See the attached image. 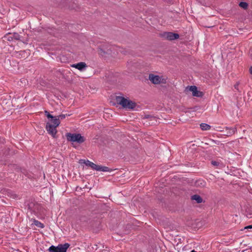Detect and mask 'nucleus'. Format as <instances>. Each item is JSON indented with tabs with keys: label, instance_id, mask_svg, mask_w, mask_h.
<instances>
[{
	"label": "nucleus",
	"instance_id": "obj_1",
	"mask_svg": "<svg viewBox=\"0 0 252 252\" xmlns=\"http://www.w3.org/2000/svg\"><path fill=\"white\" fill-rule=\"evenodd\" d=\"M115 100L117 104L125 109H133L136 106L135 102L122 96H116Z\"/></svg>",
	"mask_w": 252,
	"mask_h": 252
},
{
	"label": "nucleus",
	"instance_id": "obj_2",
	"mask_svg": "<svg viewBox=\"0 0 252 252\" xmlns=\"http://www.w3.org/2000/svg\"><path fill=\"white\" fill-rule=\"evenodd\" d=\"M66 139L68 141L76 142L78 144H82L86 140L85 138L80 133H71L67 132L65 134Z\"/></svg>",
	"mask_w": 252,
	"mask_h": 252
},
{
	"label": "nucleus",
	"instance_id": "obj_3",
	"mask_svg": "<svg viewBox=\"0 0 252 252\" xmlns=\"http://www.w3.org/2000/svg\"><path fill=\"white\" fill-rule=\"evenodd\" d=\"M70 244L67 243L64 244H59L57 246L52 245L49 247L48 251L49 252H66Z\"/></svg>",
	"mask_w": 252,
	"mask_h": 252
},
{
	"label": "nucleus",
	"instance_id": "obj_4",
	"mask_svg": "<svg viewBox=\"0 0 252 252\" xmlns=\"http://www.w3.org/2000/svg\"><path fill=\"white\" fill-rule=\"evenodd\" d=\"M98 53L101 56L111 54L112 46L107 43L100 45L98 48Z\"/></svg>",
	"mask_w": 252,
	"mask_h": 252
},
{
	"label": "nucleus",
	"instance_id": "obj_5",
	"mask_svg": "<svg viewBox=\"0 0 252 252\" xmlns=\"http://www.w3.org/2000/svg\"><path fill=\"white\" fill-rule=\"evenodd\" d=\"M149 80L154 84H159L160 83L165 84L166 80L162 78L158 75H154L153 74H149Z\"/></svg>",
	"mask_w": 252,
	"mask_h": 252
},
{
	"label": "nucleus",
	"instance_id": "obj_6",
	"mask_svg": "<svg viewBox=\"0 0 252 252\" xmlns=\"http://www.w3.org/2000/svg\"><path fill=\"white\" fill-rule=\"evenodd\" d=\"M161 37L165 39L172 41L179 38V34L172 32H164L160 34Z\"/></svg>",
	"mask_w": 252,
	"mask_h": 252
},
{
	"label": "nucleus",
	"instance_id": "obj_7",
	"mask_svg": "<svg viewBox=\"0 0 252 252\" xmlns=\"http://www.w3.org/2000/svg\"><path fill=\"white\" fill-rule=\"evenodd\" d=\"M186 91H189L192 92V95L193 96L202 97L204 93L202 92L197 90V88L195 86H190L186 88Z\"/></svg>",
	"mask_w": 252,
	"mask_h": 252
},
{
	"label": "nucleus",
	"instance_id": "obj_8",
	"mask_svg": "<svg viewBox=\"0 0 252 252\" xmlns=\"http://www.w3.org/2000/svg\"><path fill=\"white\" fill-rule=\"evenodd\" d=\"M56 127L57 126H53V125L50 122H47L46 123V129L48 133L51 134L54 138L56 137V135L57 132Z\"/></svg>",
	"mask_w": 252,
	"mask_h": 252
},
{
	"label": "nucleus",
	"instance_id": "obj_9",
	"mask_svg": "<svg viewBox=\"0 0 252 252\" xmlns=\"http://www.w3.org/2000/svg\"><path fill=\"white\" fill-rule=\"evenodd\" d=\"M21 36L17 32L8 33L5 35L4 38L8 41H12L13 39L20 40Z\"/></svg>",
	"mask_w": 252,
	"mask_h": 252
},
{
	"label": "nucleus",
	"instance_id": "obj_10",
	"mask_svg": "<svg viewBox=\"0 0 252 252\" xmlns=\"http://www.w3.org/2000/svg\"><path fill=\"white\" fill-rule=\"evenodd\" d=\"M72 67L77 68L80 71H83L87 67L86 63L84 62H80L77 63H74L71 65Z\"/></svg>",
	"mask_w": 252,
	"mask_h": 252
},
{
	"label": "nucleus",
	"instance_id": "obj_11",
	"mask_svg": "<svg viewBox=\"0 0 252 252\" xmlns=\"http://www.w3.org/2000/svg\"><path fill=\"white\" fill-rule=\"evenodd\" d=\"M225 129L227 130L226 134V135L227 136H230L234 134L237 131V128L236 127L230 128L226 127Z\"/></svg>",
	"mask_w": 252,
	"mask_h": 252
},
{
	"label": "nucleus",
	"instance_id": "obj_12",
	"mask_svg": "<svg viewBox=\"0 0 252 252\" xmlns=\"http://www.w3.org/2000/svg\"><path fill=\"white\" fill-rule=\"evenodd\" d=\"M84 163L86 164V165L91 167L93 169L97 170V168L98 167V165H97L88 160H84Z\"/></svg>",
	"mask_w": 252,
	"mask_h": 252
},
{
	"label": "nucleus",
	"instance_id": "obj_13",
	"mask_svg": "<svg viewBox=\"0 0 252 252\" xmlns=\"http://www.w3.org/2000/svg\"><path fill=\"white\" fill-rule=\"evenodd\" d=\"M191 199L192 200H195L197 203H201L203 202V199L202 197L198 195L194 194L191 196Z\"/></svg>",
	"mask_w": 252,
	"mask_h": 252
},
{
	"label": "nucleus",
	"instance_id": "obj_14",
	"mask_svg": "<svg viewBox=\"0 0 252 252\" xmlns=\"http://www.w3.org/2000/svg\"><path fill=\"white\" fill-rule=\"evenodd\" d=\"M97 171L103 172H111L112 171V169L107 166H102L101 165H98Z\"/></svg>",
	"mask_w": 252,
	"mask_h": 252
},
{
	"label": "nucleus",
	"instance_id": "obj_15",
	"mask_svg": "<svg viewBox=\"0 0 252 252\" xmlns=\"http://www.w3.org/2000/svg\"><path fill=\"white\" fill-rule=\"evenodd\" d=\"M51 122H50L51 124L53 123V126H58L60 124V120H59L57 118L54 117V118L51 119L50 120Z\"/></svg>",
	"mask_w": 252,
	"mask_h": 252
},
{
	"label": "nucleus",
	"instance_id": "obj_16",
	"mask_svg": "<svg viewBox=\"0 0 252 252\" xmlns=\"http://www.w3.org/2000/svg\"><path fill=\"white\" fill-rule=\"evenodd\" d=\"M32 220L33 221V224H34L35 226H37L38 227L41 228H43L44 227V225L43 224V223H41L38 220L35 219H32Z\"/></svg>",
	"mask_w": 252,
	"mask_h": 252
},
{
	"label": "nucleus",
	"instance_id": "obj_17",
	"mask_svg": "<svg viewBox=\"0 0 252 252\" xmlns=\"http://www.w3.org/2000/svg\"><path fill=\"white\" fill-rule=\"evenodd\" d=\"M200 126L202 130H209L211 127V126L210 125L205 123H201L200 125Z\"/></svg>",
	"mask_w": 252,
	"mask_h": 252
},
{
	"label": "nucleus",
	"instance_id": "obj_18",
	"mask_svg": "<svg viewBox=\"0 0 252 252\" xmlns=\"http://www.w3.org/2000/svg\"><path fill=\"white\" fill-rule=\"evenodd\" d=\"M206 183L204 181L202 180H199L196 181L195 185L198 187H204Z\"/></svg>",
	"mask_w": 252,
	"mask_h": 252
},
{
	"label": "nucleus",
	"instance_id": "obj_19",
	"mask_svg": "<svg viewBox=\"0 0 252 252\" xmlns=\"http://www.w3.org/2000/svg\"><path fill=\"white\" fill-rule=\"evenodd\" d=\"M145 119H150V121H153V120H156V118L155 116H152L150 115H145L143 117V120H145Z\"/></svg>",
	"mask_w": 252,
	"mask_h": 252
},
{
	"label": "nucleus",
	"instance_id": "obj_20",
	"mask_svg": "<svg viewBox=\"0 0 252 252\" xmlns=\"http://www.w3.org/2000/svg\"><path fill=\"white\" fill-rule=\"evenodd\" d=\"M239 5L244 9H247L248 7V4L246 2L241 1L239 3Z\"/></svg>",
	"mask_w": 252,
	"mask_h": 252
},
{
	"label": "nucleus",
	"instance_id": "obj_21",
	"mask_svg": "<svg viewBox=\"0 0 252 252\" xmlns=\"http://www.w3.org/2000/svg\"><path fill=\"white\" fill-rule=\"evenodd\" d=\"M66 116H70V114H66V115H64V114H61V115H60L59 116H57V118L59 119V120H63V119H64L66 117Z\"/></svg>",
	"mask_w": 252,
	"mask_h": 252
},
{
	"label": "nucleus",
	"instance_id": "obj_22",
	"mask_svg": "<svg viewBox=\"0 0 252 252\" xmlns=\"http://www.w3.org/2000/svg\"><path fill=\"white\" fill-rule=\"evenodd\" d=\"M211 164H212V165H213V166H214L216 167H219L220 165V163L219 162L215 161V160H212L211 161Z\"/></svg>",
	"mask_w": 252,
	"mask_h": 252
},
{
	"label": "nucleus",
	"instance_id": "obj_23",
	"mask_svg": "<svg viewBox=\"0 0 252 252\" xmlns=\"http://www.w3.org/2000/svg\"><path fill=\"white\" fill-rule=\"evenodd\" d=\"M45 113V115L46 116V117L48 118V119H53V118H54V117L53 116H52V115H51L49 112H48L47 111H45L44 112Z\"/></svg>",
	"mask_w": 252,
	"mask_h": 252
},
{
	"label": "nucleus",
	"instance_id": "obj_24",
	"mask_svg": "<svg viewBox=\"0 0 252 252\" xmlns=\"http://www.w3.org/2000/svg\"><path fill=\"white\" fill-rule=\"evenodd\" d=\"M239 82H237L234 85V88L235 90H236L238 92H240L241 91H240L239 89Z\"/></svg>",
	"mask_w": 252,
	"mask_h": 252
},
{
	"label": "nucleus",
	"instance_id": "obj_25",
	"mask_svg": "<svg viewBox=\"0 0 252 252\" xmlns=\"http://www.w3.org/2000/svg\"><path fill=\"white\" fill-rule=\"evenodd\" d=\"M80 221H86L87 220V218L85 216L80 217L79 219Z\"/></svg>",
	"mask_w": 252,
	"mask_h": 252
},
{
	"label": "nucleus",
	"instance_id": "obj_26",
	"mask_svg": "<svg viewBox=\"0 0 252 252\" xmlns=\"http://www.w3.org/2000/svg\"><path fill=\"white\" fill-rule=\"evenodd\" d=\"M4 142V139L0 137V146H1L2 144H3Z\"/></svg>",
	"mask_w": 252,
	"mask_h": 252
},
{
	"label": "nucleus",
	"instance_id": "obj_27",
	"mask_svg": "<svg viewBox=\"0 0 252 252\" xmlns=\"http://www.w3.org/2000/svg\"><path fill=\"white\" fill-rule=\"evenodd\" d=\"M244 229H252V225H249L245 227Z\"/></svg>",
	"mask_w": 252,
	"mask_h": 252
},
{
	"label": "nucleus",
	"instance_id": "obj_28",
	"mask_svg": "<svg viewBox=\"0 0 252 252\" xmlns=\"http://www.w3.org/2000/svg\"><path fill=\"white\" fill-rule=\"evenodd\" d=\"M249 71H250V73L251 74H252V66L250 67Z\"/></svg>",
	"mask_w": 252,
	"mask_h": 252
},
{
	"label": "nucleus",
	"instance_id": "obj_29",
	"mask_svg": "<svg viewBox=\"0 0 252 252\" xmlns=\"http://www.w3.org/2000/svg\"><path fill=\"white\" fill-rule=\"evenodd\" d=\"M16 194H14V195H13V198H15V197H16Z\"/></svg>",
	"mask_w": 252,
	"mask_h": 252
},
{
	"label": "nucleus",
	"instance_id": "obj_30",
	"mask_svg": "<svg viewBox=\"0 0 252 252\" xmlns=\"http://www.w3.org/2000/svg\"><path fill=\"white\" fill-rule=\"evenodd\" d=\"M190 252H196L194 250H192Z\"/></svg>",
	"mask_w": 252,
	"mask_h": 252
}]
</instances>
